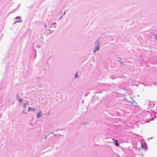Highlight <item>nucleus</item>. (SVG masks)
<instances>
[{
  "instance_id": "f257e3e1",
  "label": "nucleus",
  "mask_w": 157,
  "mask_h": 157,
  "mask_svg": "<svg viewBox=\"0 0 157 157\" xmlns=\"http://www.w3.org/2000/svg\"><path fill=\"white\" fill-rule=\"evenodd\" d=\"M115 144L116 146L117 147H118L119 145V144L118 143V142L117 140H115Z\"/></svg>"
},
{
  "instance_id": "f03ea898",
  "label": "nucleus",
  "mask_w": 157,
  "mask_h": 157,
  "mask_svg": "<svg viewBox=\"0 0 157 157\" xmlns=\"http://www.w3.org/2000/svg\"><path fill=\"white\" fill-rule=\"evenodd\" d=\"M32 110L34 112L35 111V109L34 108H32L30 107L29 108V111Z\"/></svg>"
},
{
  "instance_id": "7ed1b4c3",
  "label": "nucleus",
  "mask_w": 157,
  "mask_h": 157,
  "mask_svg": "<svg viewBox=\"0 0 157 157\" xmlns=\"http://www.w3.org/2000/svg\"><path fill=\"white\" fill-rule=\"evenodd\" d=\"M99 46H96V48H95V50L94 51V52H95L96 51L99 50Z\"/></svg>"
},
{
  "instance_id": "20e7f679",
  "label": "nucleus",
  "mask_w": 157,
  "mask_h": 157,
  "mask_svg": "<svg viewBox=\"0 0 157 157\" xmlns=\"http://www.w3.org/2000/svg\"><path fill=\"white\" fill-rule=\"evenodd\" d=\"M40 116H41L40 115V113L39 112L37 114V118H39Z\"/></svg>"
},
{
  "instance_id": "39448f33",
  "label": "nucleus",
  "mask_w": 157,
  "mask_h": 157,
  "mask_svg": "<svg viewBox=\"0 0 157 157\" xmlns=\"http://www.w3.org/2000/svg\"><path fill=\"white\" fill-rule=\"evenodd\" d=\"M16 18L17 19H21V17L19 16H18L16 17Z\"/></svg>"
},
{
  "instance_id": "423d86ee",
  "label": "nucleus",
  "mask_w": 157,
  "mask_h": 157,
  "mask_svg": "<svg viewBox=\"0 0 157 157\" xmlns=\"http://www.w3.org/2000/svg\"><path fill=\"white\" fill-rule=\"evenodd\" d=\"M78 77V75H77V72L75 75V78H76V77Z\"/></svg>"
},
{
  "instance_id": "0eeeda50",
  "label": "nucleus",
  "mask_w": 157,
  "mask_h": 157,
  "mask_svg": "<svg viewBox=\"0 0 157 157\" xmlns=\"http://www.w3.org/2000/svg\"><path fill=\"white\" fill-rule=\"evenodd\" d=\"M19 101H20V102H21V100H19Z\"/></svg>"
},
{
  "instance_id": "6e6552de",
  "label": "nucleus",
  "mask_w": 157,
  "mask_h": 157,
  "mask_svg": "<svg viewBox=\"0 0 157 157\" xmlns=\"http://www.w3.org/2000/svg\"><path fill=\"white\" fill-rule=\"evenodd\" d=\"M25 107V105L24 107Z\"/></svg>"
}]
</instances>
